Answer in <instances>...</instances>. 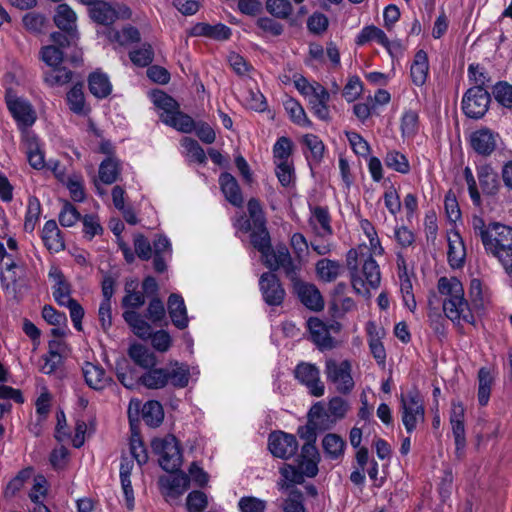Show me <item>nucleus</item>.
<instances>
[{
	"label": "nucleus",
	"instance_id": "45",
	"mask_svg": "<svg viewBox=\"0 0 512 512\" xmlns=\"http://www.w3.org/2000/svg\"><path fill=\"white\" fill-rule=\"evenodd\" d=\"M303 143L310 152V156L307 157L309 163L318 164L323 158L325 150L322 140L314 134H307L303 137Z\"/></svg>",
	"mask_w": 512,
	"mask_h": 512
},
{
	"label": "nucleus",
	"instance_id": "50",
	"mask_svg": "<svg viewBox=\"0 0 512 512\" xmlns=\"http://www.w3.org/2000/svg\"><path fill=\"white\" fill-rule=\"evenodd\" d=\"M67 102L71 111L76 114H85V97L81 83L74 85L67 93Z\"/></svg>",
	"mask_w": 512,
	"mask_h": 512
},
{
	"label": "nucleus",
	"instance_id": "56",
	"mask_svg": "<svg viewBox=\"0 0 512 512\" xmlns=\"http://www.w3.org/2000/svg\"><path fill=\"white\" fill-rule=\"evenodd\" d=\"M181 145L184 148L186 155L190 160L203 164L206 162V154L199 143L192 138L184 137L181 140Z\"/></svg>",
	"mask_w": 512,
	"mask_h": 512
},
{
	"label": "nucleus",
	"instance_id": "64",
	"mask_svg": "<svg viewBox=\"0 0 512 512\" xmlns=\"http://www.w3.org/2000/svg\"><path fill=\"white\" fill-rule=\"evenodd\" d=\"M240 512H265L266 501L254 496H244L238 502Z\"/></svg>",
	"mask_w": 512,
	"mask_h": 512
},
{
	"label": "nucleus",
	"instance_id": "35",
	"mask_svg": "<svg viewBox=\"0 0 512 512\" xmlns=\"http://www.w3.org/2000/svg\"><path fill=\"white\" fill-rule=\"evenodd\" d=\"M139 382L148 389H161L167 384V371L165 368H148L139 378Z\"/></svg>",
	"mask_w": 512,
	"mask_h": 512
},
{
	"label": "nucleus",
	"instance_id": "51",
	"mask_svg": "<svg viewBox=\"0 0 512 512\" xmlns=\"http://www.w3.org/2000/svg\"><path fill=\"white\" fill-rule=\"evenodd\" d=\"M385 165L402 174H407L410 171V164L406 156L398 151H389L384 159Z\"/></svg>",
	"mask_w": 512,
	"mask_h": 512
},
{
	"label": "nucleus",
	"instance_id": "42",
	"mask_svg": "<svg viewBox=\"0 0 512 512\" xmlns=\"http://www.w3.org/2000/svg\"><path fill=\"white\" fill-rule=\"evenodd\" d=\"M129 356L139 366L151 368L156 364L155 356L141 344H134L129 348Z\"/></svg>",
	"mask_w": 512,
	"mask_h": 512
},
{
	"label": "nucleus",
	"instance_id": "16",
	"mask_svg": "<svg viewBox=\"0 0 512 512\" xmlns=\"http://www.w3.org/2000/svg\"><path fill=\"white\" fill-rule=\"evenodd\" d=\"M307 326L314 344L321 350H330L336 346L335 340L329 333L328 325L318 318L311 317L307 321Z\"/></svg>",
	"mask_w": 512,
	"mask_h": 512
},
{
	"label": "nucleus",
	"instance_id": "55",
	"mask_svg": "<svg viewBox=\"0 0 512 512\" xmlns=\"http://www.w3.org/2000/svg\"><path fill=\"white\" fill-rule=\"evenodd\" d=\"M81 218V214L73 204L67 200L62 201V208L59 213V222L63 227H72L81 220Z\"/></svg>",
	"mask_w": 512,
	"mask_h": 512
},
{
	"label": "nucleus",
	"instance_id": "30",
	"mask_svg": "<svg viewBox=\"0 0 512 512\" xmlns=\"http://www.w3.org/2000/svg\"><path fill=\"white\" fill-rule=\"evenodd\" d=\"M123 318L139 338L146 340L152 336L151 325L135 310H126L123 313Z\"/></svg>",
	"mask_w": 512,
	"mask_h": 512
},
{
	"label": "nucleus",
	"instance_id": "39",
	"mask_svg": "<svg viewBox=\"0 0 512 512\" xmlns=\"http://www.w3.org/2000/svg\"><path fill=\"white\" fill-rule=\"evenodd\" d=\"M342 266L338 261L323 258L316 263V273L325 282H333L340 275Z\"/></svg>",
	"mask_w": 512,
	"mask_h": 512
},
{
	"label": "nucleus",
	"instance_id": "17",
	"mask_svg": "<svg viewBox=\"0 0 512 512\" xmlns=\"http://www.w3.org/2000/svg\"><path fill=\"white\" fill-rule=\"evenodd\" d=\"M366 331L371 354L379 365H384L386 361V350L381 341L385 335L384 329L378 327L373 321H369L366 325Z\"/></svg>",
	"mask_w": 512,
	"mask_h": 512
},
{
	"label": "nucleus",
	"instance_id": "36",
	"mask_svg": "<svg viewBox=\"0 0 512 512\" xmlns=\"http://www.w3.org/2000/svg\"><path fill=\"white\" fill-rule=\"evenodd\" d=\"M165 369L167 371V381L171 383L172 386L184 388L188 385L190 372L187 365L175 362Z\"/></svg>",
	"mask_w": 512,
	"mask_h": 512
},
{
	"label": "nucleus",
	"instance_id": "6",
	"mask_svg": "<svg viewBox=\"0 0 512 512\" xmlns=\"http://www.w3.org/2000/svg\"><path fill=\"white\" fill-rule=\"evenodd\" d=\"M301 261L294 260L288 250L283 245H277L273 253L265 259L263 264L271 271L282 270L285 276L291 281L292 285L301 280Z\"/></svg>",
	"mask_w": 512,
	"mask_h": 512
},
{
	"label": "nucleus",
	"instance_id": "43",
	"mask_svg": "<svg viewBox=\"0 0 512 512\" xmlns=\"http://www.w3.org/2000/svg\"><path fill=\"white\" fill-rule=\"evenodd\" d=\"M478 179L481 189L488 195H493L497 192L499 181L497 173L492 168L485 166L478 171Z\"/></svg>",
	"mask_w": 512,
	"mask_h": 512
},
{
	"label": "nucleus",
	"instance_id": "32",
	"mask_svg": "<svg viewBox=\"0 0 512 512\" xmlns=\"http://www.w3.org/2000/svg\"><path fill=\"white\" fill-rule=\"evenodd\" d=\"M88 87L91 94L98 99L106 98L112 91L109 77L100 71H95L89 75Z\"/></svg>",
	"mask_w": 512,
	"mask_h": 512
},
{
	"label": "nucleus",
	"instance_id": "29",
	"mask_svg": "<svg viewBox=\"0 0 512 512\" xmlns=\"http://www.w3.org/2000/svg\"><path fill=\"white\" fill-rule=\"evenodd\" d=\"M250 231L251 244L260 252L263 263L274 251V248H272L271 245L269 231L267 230V227L253 228Z\"/></svg>",
	"mask_w": 512,
	"mask_h": 512
},
{
	"label": "nucleus",
	"instance_id": "53",
	"mask_svg": "<svg viewBox=\"0 0 512 512\" xmlns=\"http://www.w3.org/2000/svg\"><path fill=\"white\" fill-rule=\"evenodd\" d=\"M303 493L297 488H291L281 507L284 512H306L303 504Z\"/></svg>",
	"mask_w": 512,
	"mask_h": 512
},
{
	"label": "nucleus",
	"instance_id": "9",
	"mask_svg": "<svg viewBox=\"0 0 512 512\" xmlns=\"http://www.w3.org/2000/svg\"><path fill=\"white\" fill-rule=\"evenodd\" d=\"M490 103V94L486 89L471 87L462 100V110L472 119H479L485 115Z\"/></svg>",
	"mask_w": 512,
	"mask_h": 512
},
{
	"label": "nucleus",
	"instance_id": "47",
	"mask_svg": "<svg viewBox=\"0 0 512 512\" xmlns=\"http://www.w3.org/2000/svg\"><path fill=\"white\" fill-rule=\"evenodd\" d=\"M469 296L475 309H483L489 301L487 290L484 289L482 282L477 278L470 282Z\"/></svg>",
	"mask_w": 512,
	"mask_h": 512
},
{
	"label": "nucleus",
	"instance_id": "44",
	"mask_svg": "<svg viewBox=\"0 0 512 512\" xmlns=\"http://www.w3.org/2000/svg\"><path fill=\"white\" fill-rule=\"evenodd\" d=\"M284 108L289 114L290 119L297 125L302 127H309L311 121L307 117L304 108L301 104L293 98H289L284 102Z\"/></svg>",
	"mask_w": 512,
	"mask_h": 512
},
{
	"label": "nucleus",
	"instance_id": "46",
	"mask_svg": "<svg viewBox=\"0 0 512 512\" xmlns=\"http://www.w3.org/2000/svg\"><path fill=\"white\" fill-rule=\"evenodd\" d=\"M108 38L112 42H117L120 45H127L130 43L138 42L140 40V33L137 28L126 26L121 31L110 30Z\"/></svg>",
	"mask_w": 512,
	"mask_h": 512
},
{
	"label": "nucleus",
	"instance_id": "37",
	"mask_svg": "<svg viewBox=\"0 0 512 512\" xmlns=\"http://www.w3.org/2000/svg\"><path fill=\"white\" fill-rule=\"evenodd\" d=\"M162 122L183 133H191L195 128V121L189 115L181 112L179 108L168 116L162 118Z\"/></svg>",
	"mask_w": 512,
	"mask_h": 512
},
{
	"label": "nucleus",
	"instance_id": "15",
	"mask_svg": "<svg viewBox=\"0 0 512 512\" xmlns=\"http://www.w3.org/2000/svg\"><path fill=\"white\" fill-rule=\"evenodd\" d=\"M499 135L488 128L474 131L470 136L473 150L482 156H489L496 148Z\"/></svg>",
	"mask_w": 512,
	"mask_h": 512
},
{
	"label": "nucleus",
	"instance_id": "1",
	"mask_svg": "<svg viewBox=\"0 0 512 512\" xmlns=\"http://www.w3.org/2000/svg\"><path fill=\"white\" fill-rule=\"evenodd\" d=\"M437 287L443 296V311L447 318L458 325L475 323L474 315L464 297L463 285L457 278L441 277Z\"/></svg>",
	"mask_w": 512,
	"mask_h": 512
},
{
	"label": "nucleus",
	"instance_id": "14",
	"mask_svg": "<svg viewBox=\"0 0 512 512\" xmlns=\"http://www.w3.org/2000/svg\"><path fill=\"white\" fill-rule=\"evenodd\" d=\"M293 289L305 307L313 311H319L323 309V297L314 284L299 280L293 285Z\"/></svg>",
	"mask_w": 512,
	"mask_h": 512
},
{
	"label": "nucleus",
	"instance_id": "5",
	"mask_svg": "<svg viewBox=\"0 0 512 512\" xmlns=\"http://www.w3.org/2000/svg\"><path fill=\"white\" fill-rule=\"evenodd\" d=\"M153 451L159 455V464L167 472L179 469L182 463V454L175 436L167 435L164 438H155L151 442Z\"/></svg>",
	"mask_w": 512,
	"mask_h": 512
},
{
	"label": "nucleus",
	"instance_id": "59",
	"mask_svg": "<svg viewBox=\"0 0 512 512\" xmlns=\"http://www.w3.org/2000/svg\"><path fill=\"white\" fill-rule=\"evenodd\" d=\"M129 57L133 64L146 67L153 61L154 52L151 45L145 43L141 48L131 51Z\"/></svg>",
	"mask_w": 512,
	"mask_h": 512
},
{
	"label": "nucleus",
	"instance_id": "23",
	"mask_svg": "<svg viewBox=\"0 0 512 512\" xmlns=\"http://www.w3.org/2000/svg\"><path fill=\"white\" fill-rule=\"evenodd\" d=\"M447 257L452 268H461L464 265L466 249L458 232H453L448 236Z\"/></svg>",
	"mask_w": 512,
	"mask_h": 512
},
{
	"label": "nucleus",
	"instance_id": "57",
	"mask_svg": "<svg viewBox=\"0 0 512 512\" xmlns=\"http://www.w3.org/2000/svg\"><path fill=\"white\" fill-rule=\"evenodd\" d=\"M41 60L50 68L62 64L64 60V52L56 45H47L40 50Z\"/></svg>",
	"mask_w": 512,
	"mask_h": 512
},
{
	"label": "nucleus",
	"instance_id": "54",
	"mask_svg": "<svg viewBox=\"0 0 512 512\" xmlns=\"http://www.w3.org/2000/svg\"><path fill=\"white\" fill-rule=\"evenodd\" d=\"M153 103L163 110V113L160 115L161 119L168 115L171 116V114L179 108V104L171 96L162 91L153 93Z\"/></svg>",
	"mask_w": 512,
	"mask_h": 512
},
{
	"label": "nucleus",
	"instance_id": "20",
	"mask_svg": "<svg viewBox=\"0 0 512 512\" xmlns=\"http://www.w3.org/2000/svg\"><path fill=\"white\" fill-rule=\"evenodd\" d=\"M219 184L226 200L233 206L241 207L244 200L236 178L228 172L222 173Z\"/></svg>",
	"mask_w": 512,
	"mask_h": 512
},
{
	"label": "nucleus",
	"instance_id": "52",
	"mask_svg": "<svg viewBox=\"0 0 512 512\" xmlns=\"http://www.w3.org/2000/svg\"><path fill=\"white\" fill-rule=\"evenodd\" d=\"M22 23L28 32L40 34L47 24V19L43 14L32 11L23 16Z\"/></svg>",
	"mask_w": 512,
	"mask_h": 512
},
{
	"label": "nucleus",
	"instance_id": "19",
	"mask_svg": "<svg viewBox=\"0 0 512 512\" xmlns=\"http://www.w3.org/2000/svg\"><path fill=\"white\" fill-rule=\"evenodd\" d=\"M76 20V13L70 8V6L67 4L58 5L54 16V22L59 29L68 33L72 40L74 38H78Z\"/></svg>",
	"mask_w": 512,
	"mask_h": 512
},
{
	"label": "nucleus",
	"instance_id": "34",
	"mask_svg": "<svg viewBox=\"0 0 512 512\" xmlns=\"http://www.w3.org/2000/svg\"><path fill=\"white\" fill-rule=\"evenodd\" d=\"M132 469L133 462L127 458H123L120 464V480L126 506L129 510H133L134 508V492L130 480Z\"/></svg>",
	"mask_w": 512,
	"mask_h": 512
},
{
	"label": "nucleus",
	"instance_id": "22",
	"mask_svg": "<svg viewBox=\"0 0 512 512\" xmlns=\"http://www.w3.org/2000/svg\"><path fill=\"white\" fill-rule=\"evenodd\" d=\"M249 219L242 218L239 228L249 232L253 228L266 227V218L259 200L251 198L247 204Z\"/></svg>",
	"mask_w": 512,
	"mask_h": 512
},
{
	"label": "nucleus",
	"instance_id": "10",
	"mask_svg": "<svg viewBox=\"0 0 512 512\" xmlns=\"http://www.w3.org/2000/svg\"><path fill=\"white\" fill-rule=\"evenodd\" d=\"M268 448L273 456L280 459H290L296 455L299 445L295 435L275 431L269 435Z\"/></svg>",
	"mask_w": 512,
	"mask_h": 512
},
{
	"label": "nucleus",
	"instance_id": "4",
	"mask_svg": "<svg viewBox=\"0 0 512 512\" xmlns=\"http://www.w3.org/2000/svg\"><path fill=\"white\" fill-rule=\"evenodd\" d=\"M400 413L402 423L409 434L416 430L419 423L425 421L423 400L416 389L401 395Z\"/></svg>",
	"mask_w": 512,
	"mask_h": 512
},
{
	"label": "nucleus",
	"instance_id": "33",
	"mask_svg": "<svg viewBox=\"0 0 512 512\" xmlns=\"http://www.w3.org/2000/svg\"><path fill=\"white\" fill-rule=\"evenodd\" d=\"M192 33L195 36H205L215 40H227L231 36V29L221 23L216 25L198 23L193 27Z\"/></svg>",
	"mask_w": 512,
	"mask_h": 512
},
{
	"label": "nucleus",
	"instance_id": "28",
	"mask_svg": "<svg viewBox=\"0 0 512 512\" xmlns=\"http://www.w3.org/2000/svg\"><path fill=\"white\" fill-rule=\"evenodd\" d=\"M82 372L86 384L94 390H101L108 384L109 379L105 370L100 365L86 362Z\"/></svg>",
	"mask_w": 512,
	"mask_h": 512
},
{
	"label": "nucleus",
	"instance_id": "11",
	"mask_svg": "<svg viewBox=\"0 0 512 512\" xmlns=\"http://www.w3.org/2000/svg\"><path fill=\"white\" fill-rule=\"evenodd\" d=\"M295 378L305 385L309 393L315 397L324 395L325 387L320 380V371L314 364L301 362L294 370Z\"/></svg>",
	"mask_w": 512,
	"mask_h": 512
},
{
	"label": "nucleus",
	"instance_id": "38",
	"mask_svg": "<svg viewBox=\"0 0 512 512\" xmlns=\"http://www.w3.org/2000/svg\"><path fill=\"white\" fill-rule=\"evenodd\" d=\"M143 421L150 427H158L164 419V410L160 402L147 401L142 408Z\"/></svg>",
	"mask_w": 512,
	"mask_h": 512
},
{
	"label": "nucleus",
	"instance_id": "24",
	"mask_svg": "<svg viewBox=\"0 0 512 512\" xmlns=\"http://www.w3.org/2000/svg\"><path fill=\"white\" fill-rule=\"evenodd\" d=\"M310 225L313 227L317 236L325 238L333 234L331 227V217L327 207L317 206L312 210Z\"/></svg>",
	"mask_w": 512,
	"mask_h": 512
},
{
	"label": "nucleus",
	"instance_id": "18",
	"mask_svg": "<svg viewBox=\"0 0 512 512\" xmlns=\"http://www.w3.org/2000/svg\"><path fill=\"white\" fill-rule=\"evenodd\" d=\"M160 486L165 490L168 497L177 498L188 490L190 485V477L183 472L170 476L161 477Z\"/></svg>",
	"mask_w": 512,
	"mask_h": 512
},
{
	"label": "nucleus",
	"instance_id": "48",
	"mask_svg": "<svg viewBox=\"0 0 512 512\" xmlns=\"http://www.w3.org/2000/svg\"><path fill=\"white\" fill-rule=\"evenodd\" d=\"M280 474L283 477V483L280 484L282 489L290 490V487L294 488L293 486L295 484H301L304 482L303 472L293 465L284 464L280 469Z\"/></svg>",
	"mask_w": 512,
	"mask_h": 512
},
{
	"label": "nucleus",
	"instance_id": "7",
	"mask_svg": "<svg viewBox=\"0 0 512 512\" xmlns=\"http://www.w3.org/2000/svg\"><path fill=\"white\" fill-rule=\"evenodd\" d=\"M351 371L352 365L348 360L338 362L330 358L325 361L326 378L339 393L348 394L353 390L355 384Z\"/></svg>",
	"mask_w": 512,
	"mask_h": 512
},
{
	"label": "nucleus",
	"instance_id": "62",
	"mask_svg": "<svg viewBox=\"0 0 512 512\" xmlns=\"http://www.w3.org/2000/svg\"><path fill=\"white\" fill-rule=\"evenodd\" d=\"M208 506V499L202 491H192L186 499V507L188 512H202Z\"/></svg>",
	"mask_w": 512,
	"mask_h": 512
},
{
	"label": "nucleus",
	"instance_id": "27",
	"mask_svg": "<svg viewBox=\"0 0 512 512\" xmlns=\"http://www.w3.org/2000/svg\"><path fill=\"white\" fill-rule=\"evenodd\" d=\"M370 41H376L378 44L385 47L389 54L392 55V48L394 44L389 41L383 30L374 25L364 27L356 38L357 45H364Z\"/></svg>",
	"mask_w": 512,
	"mask_h": 512
},
{
	"label": "nucleus",
	"instance_id": "49",
	"mask_svg": "<svg viewBox=\"0 0 512 512\" xmlns=\"http://www.w3.org/2000/svg\"><path fill=\"white\" fill-rule=\"evenodd\" d=\"M41 214V204L37 197L30 196L28 199L27 211L24 221V229L27 232H32L35 229L36 223Z\"/></svg>",
	"mask_w": 512,
	"mask_h": 512
},
{
	"label": "nucleus",
	"instance_id": "8",
	"mask_svg": "<svg viewBox=\"0 0 512 512\" xmlns=\"http://www.w3.org/2000/svg\"><path fill=\"white\" fill-rule=\"evenodd\" d=\"M90 17L98 24L111 25L117 19H128L131 17V10L124 4H112L105 1H95L89 10Z\"/></svg>",
	"mask_w": 512,
	"mask_h": 512
},
{
	"label": "nucleus",
	"instance_id": "25",
	"mask_svg": "<svg viewBox=\"0 0 512 512\" xmlns=\"http://www.w3.org/2000/svg\"><path fill=\"white\" fill-rule=\"evenodd\" d=\"M321 444L327 459L340 461L343 458L346 441L340 435L328 433L323 437Z\"/></svg>",
	"mask_w": 512,
	"mask_h": 512
},
{
	"label": "nucleus",
	"instance_id": "63",
	"mask_svg": "<svg viewBox=\"0 0 512 512\" xmlns=\"http://www.w3.org/2000/svg\"><path fill=\"white\" fill-rule=\"evenodd\" d=\"M492 92L497 102L505 107H512V85L500 81L494 85Z\"/></svg>",
	"mask_w": 512,
	"mask_h": 512
},
{
	"label": "nucleus",
	"instance_id": "12",
	"mask_svg": "<svg viewBox=\"0 0 512 512\" xmlns=\"http://www.w3.org/2000/svg\"><path fill=\"white\" fill-rule=\"evenodd\" d=\"M260 291L264 301L270 306L282 304L285 297V290L282 284L273 272H265L259 279Z\"/></svg>",
	"mask_w": 512,
	"mask_h": 512
},
{
	"label": "nucleus",
	"instance_id": "21",
	"mask_svg": "<svg viewBox=\"0 0 512 512\" xmlns=\"http://www.w3.org/2000/svg\"><path fill=\"white\" fill-rule=\"evenodd\" d=\"M167 306L172 323L178 329H185L188 326L189 320L183 297L179 294H171L168 298Z\"/></svg>",
	"mask_w": 512,
	"mask_h": 512
},
{
	"label": "nucleus",
	"instance_id": "26",
	"mask_svg": "<svg viewBox=\"0 0 512 512\" xmlns=\"http://www.w3.org/2000/svg\"><path fill=\"white\" fill-rule=\"evenodd\" d=\"M42 240L49 251L60 252L64 250L65 243L55 220H49L44 224Z\"/></svg>",
	"mask_w": 512,
	"mask_h": 512
},
{
	"label": "nucleus",
	"instance_id": "3",
	"mask_svg": "<svg viewBox=\"0 0 512 512\" xmlns=\"http://www.w3.org/2000/svg\"><path fill=\"white\" fill-rule=\"evenodd\" d=\"M357 251L350 249L347 253V267L351 274V283L354 290L361 295L369 293V289H376L381 280L380 269L377 262L371 255L367 256L362 263L360 270L357 268Z\"/></svg>",
	"mask_w": 512,
	"mask_h": 512
},
{
	"label": "nucleus",
	"instance_id": "13",
	"mask_svg": "<svg viewBox=\"0 0 512 512\" xmlns=\"http://www.w3.org/2000/svg\"><path fill=\"white\" fill-rule=\"evenodd\" d=\"M7 107L18 127L24 130L34 124L36 114L29 102L21 98L7 99Z\"/></svg>",
	"mask_w": 512,
	"mask_h": 512
},
{
	"label": "nucleus",
	"instance_id": "58",
	"mask_svg": "<svg viewBox=\"0 0 512 512\" xmlns=\"http://www.w3.org/2000/svg\"><path fill=\"white\" fill-rule=\"evenodd\" d=\"M27 158L29 164L37 170L44 168L45 160L44 154L40 150L37 140L35 138H31L27 141Z\"/></svg>",
	"mask_w": 512,
	"mask_h": 512
},
{
	"label": "nucleus",
	"instance_id": "61",
	"mask_svg": "<svg viewBox=\"0 0 512 512\" xmlns=\"http://www.w3.org/2000/svg\"><path fill=\"white\" fill-rule=\"evenodd\" d=\"M83 233L85 238L92 240L95 236L103 233V227L100 224L98 216L93 214L84 215L82 218Z\"/></svg>",
	"mask_w": 512,
	"mask_h": 512
},
{
	"label": "nucleus",
	"instance_id": "41",
	"mask_svg": "<svg viewBox=\"0 0 512 512\" xmlns=\"http://www.w3.org/2000/svg\"><path fill=\"white\" fill-rule=\"evenodd\" d=\"M72 75L71 70L59 65L44 73V82L50 87L63 86L71 81Z\"/></svg>",
	"mask_w": 512,
	"mask_h": 512
},
{
	"label": "nucleus",
	"instance_id": "40",
	"mask_svg": "<svg viewBox=\"0 0 512 512\" xmlns=\"http://www.w3.org/2000/svg\"><path fill=\"white\" fill-rule=\"evenodd\" d=\"M120 175V163L114 157H107L99 167V178L104 184L110 185L117 181Z\"/></svg>",
	"mask_w": 512,
	"mask_h": 512
},
{
	"label": "nucleus",
	"instance_id": "2",
	"mask_svg": "<svg viewBox=\"0 0 512 512\" xmlns=\"http://www.w3.org/2000/svg\"><path fill=\"white\" fill-rule=\"evenodd\" d=\"M482 244L486 253L496 258L508 274H512V227L490 223V234Z\"/></svg>",
	"mask_w": 512,
	"mask_h": 512
},
{
	"label": "nucleus",
	"instance_id": "60",
	"mask_svg": "<svg viewBox=\"0 0 512 512\" xmlns=\"http://www.w3.org/2000/svg\"><path fill=\"white\" fill-rule=\"evenodd\" d=\"M267 11L274 17L286 19L292 12V5L289 0H267Z\"/></svg>",
	"mask_w": 512,
	"mask_h": 512
},
{
	"label": "nucleus",
	"instance_id": "31",
	"mask_svg": "<svg viewBox=\"0 0 512 512\" xmlns=\"http://www.w3.org/2000/svg\"><path fill=\"white\" fill-rule=\"evenodd\" d=\"M428 71L427 53L424 50H419L416 52L410 68L412 82L417 86H422L426 82Z\"/></svg>",
	"mask_w": 512,
	"mask_h": 512
}]
</instances>
